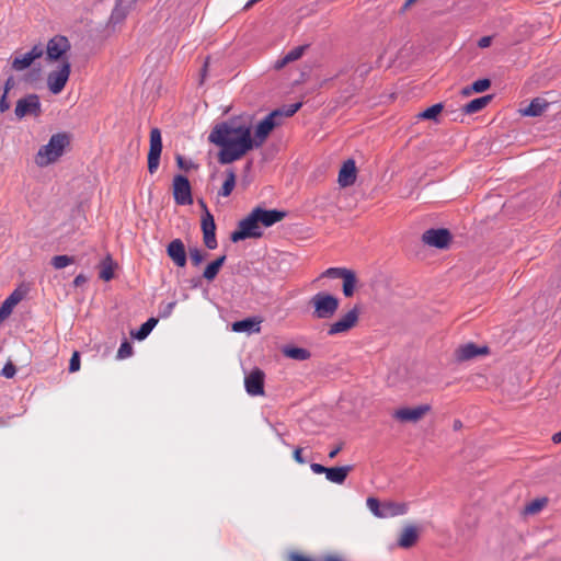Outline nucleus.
I'll list each match as a JSON object with an SVG mask.
<instances>
[{
  "label": "nucleus",
  "instance_id": "nucleus-28",
  "mask_svg": "<svg viewBox=\"0 0 561 561\" xmlns=\"http://www.w3.org/2000/svg\"><path fill=\"white\" fill-rule=\"evenodd\" d=\"M226 259L227 256L226 255H221L219 257H217L215 261H213L211 263H209L206 268L204 270V273H203V276L207 279V280H213L216 278V276L218 275L219 273V270L221 268V266L225 264L226 262Z\"/></svg>",
  "mask_w": 561,
  "mask_h": 561
},
{
  "label": "nucleus",
  "instance_id": "nucleus-16",
  "mask_svg": "<svg viewBox=\"0 0 561 561\" xmlns=\"http://www.w3.org/2000/svg\"><path fill=\"white\" fill-rule=\"evenodd\" d=\"M253 209L257 216L262 229L274 226L287 216L286 211L278 209H266L261 206H257Z\"/></svg>",
  "mask_w": 561,
  "mask_h": 561
},
{
  "label": "nucleus",
  "instance_id": "nucleus-12",
  "mask_svg": "<svg viewBox=\"0 0 561 561\" xmlns=\"http://www.w3.org/2000/svg\"><path fill=\"white\" fill-rule=\"evenodd\" d=\"M70 42L64 35L50 38L46 46L47 60L57 61L70 49Z\"/></svg>",
  "mask_w": 561,
  "mask_h": 561
},
{
  "label": "nucleus",
  "instance_id": "nucleus-20",
  "mask_svg": "<svg viewBox=\"0 0 561 561\" xmlns=\"http://www.w3.org/2000/svg\"><path fill=\"white\" fill-rule=\"evenodd\" d=\"M339 184L342 187L351 186L356 181V165L353 159L346 160L339 172Z\"/></svg>",
  "mask_w": 561,
  "mask_h": 561
},
{
  "label": "nucleus",
  "instance_id": "nucleus-29",
  "mask_svg": "<svg viewBox=\"0 0 561 561\" xmlns=\"http://www.w3.org/2000/svg\"><path fill=\"white\" fill-rule=\"evenodd\" d=\"M408 508L404 503L386 502L383 503V518L404 515Z\"/></svg>",
  "mask_w": 561,
  "mask_h": 561
},
{
  "label": "nucleus",
  "instance_id": "nucleus-54",
  "mask_svg": "<svg viewBox=\"0 0 561 561\" xmlns=\"http://www.w3.org/2000/svg\"><path fill=\"white\" fill-rule=\"evenodd\" d=\"M492 43V37L491 36H483L479 39L478 42V46L480 48H486L491 45Z\"/></svg>",
  "mask_w": 561,
  "mask_h": 561
},
{
  "label": "nucleus",
  "instance_id": "nucleus-58",
  "mask_svg": "<svg viewBox=\"0 0 561 561\" xmlns=\"http://www.w3.org/2000/svg\"><path fill=\"white\" fill-rule=\"evenodd\" d=\"M84 282H85V277H84V275H82V274L77 275V276L75 277V279H73V284H75V286H80V285H81V284H83Z\"/></svg>",
  "mask_w": 561,
  "mask_h": 561
},
{
  "label": "nucleus",
  "instance_id": "nucleus-34",
  "mask_svg": "<svg viewBox=\"0 0 561 561\" xmlns=\"http://www.w3.org/2000/svg\"><path fill=\"white\" fill-rule=\"evenodd\" d=\"M444 106L442 103H436L423 112L419 113L417 117L422 119H433L436 121L438 114L443 111Z\"/></svg>",
  "mask_w": 561,
  "mask_h": 561
},
{
  "label": "nucleus",
  "instance_id": "nucleus-33",
  "mask_svg": "<svg viewBox=\"0 0 561 561\" xmlns=\"http://www.w3.org/2000/svg\"><path fill=\"white\" fill-rule=\"evenodd\" d=\"M227 178L219 190L218 194L222 197H228L236 186V173L232 169L226 171Z\"/></svg>",
  "mask_w": 561,
  "mask_h": 561
},
{
  "label": "nucleus",
  "instance_id": "nucleus-40",
  "mask_svg": "<svg viewBox=\"0 0 561 561\" xmlns=\"http://www.w3.org/2000/svg\"><path fill=\"white\" fill-rule=\"evenodd\" d=\"M347 271L345 267H330L322 273V277L343 278Z\"/></svg>",
  "mask_w": 561,
  "mask_h": 561
},
{
  "label": "nucleus",
  "instance_id": "nucleus-51",
  "mask_svg": "<svg viewBox=\"0 0 561 561\" xmlns=\"http://www.w3.org/2000/svg\"><path fill=\"white\" fill-rule=\"evenodd\" d=\"M327 468H328V467H324L323 465H321V463H317V462H313V463H311V465H310V469H311V471H312L313 473H316V474H322V473H324V474H325V472H327Z\"/></svg>",
  "mask_w": 561,
  "mask_h": 561
},
{
  "label": "nucleus",
  "instance_id": "nucleus-64",
  "mask_svg": "<svg viewBox=\"0 0 561 561\" xmlns=\"http://www.w3.org/2000/svg\"><path fill=\"white\" fill-rule=\"evenodd\" d=\"M278 436H279V439H280L282 444H284V445H286V446H289V444H287V443L285 442V439L282 437V435H280V434H278Z\"/></svg>",
  "mask_w": 561,
  "mask_h": 561
},
{
  "label": "nucleus",
  "instance_id": "nucleus-8",
  "mask_svg": "<svg viewBox=\"0 0 561 561\" xmlns=\"http://www.w3.org/2000/svg\"><path fill=\"white\" fill-rule=\"evenodd\" d=\"M173 198L178 205H191L193 203L192 187L185 175L176 174L173 178Z\"/></svg>",
  "mask_w": 561,
  "mask_h": 561
},
{
  "label": "nucleus",
  "instance_id": "nucleus-61",
  "mask_svg": "<svg viewBox=\"0 0 561 561\" xmlns=\"http://www.w3.org/2000/svg\"><path fill=\"white\" fill-rule=\"evenodd\" d=\"M552 440H553V443H556V444L561 443V431H560V432H558V433H556V434H553V436H552Z\"/></svg>",
  "mask_w": 561,
  "mask_h": 561
},
{
  "label": "nucleus",
  "instance_id": "nucleus-27",
  "mask_svg": "<svg viewBox=\"0 0 561 561\" xmlns=\"http://www.w3.org/2000/svg\"><path fill=\"white\" fill-rule=\"evenodd\" d=\"M23 294L15 289L10 296L2 302L0 309L1 312L7 314L8 317L11 314L13 308L22 300Z\"/></svg>",
  "mask_w": 561,
  "mask_h": 561
},
{
  "label": "nucleus",
  "instance_id": "nucleus-57",
  "mask_svg": "<svg viewBox=\"0 0 561 561\" xmlns=\"http://www.w3.org/2000/svg\"><path fill=\"white\" fill-rule=\"evenodd\" d=\"M342 450V444L337 445L336 447H334L330 453H329V458L330 459H333L337 456V454Z\"/></svg>",
  "mask_w": 561,
  "mask_h": 561
},
{
  "label": "nucleus",
  "instance_id": "nucleus-37",
  "mask_svg": "<svg viewBox=\"0 0 561 561\" xmlns=\"http://www.w3.org/2000/svg\"><path fill=\"white\" fill-rule=\"evenodd\" d=\"M75 262L73 256L69 255H56L51 259V265L56 270H61Z\"/></svg>",
  "mask_w": 561,
  "mask_h": 561
},
{
  "label": "nucleus",
  "instance_id": "nucleus-42",
  "mask_svg": "<svg viewBox=\"0 0 561 561\" xmlns=\"http://www.w3.org/2000/svg\"><path fill=\"white\" fill-rule=\"evenodd\" d=\"M491 87V80L488 78L479 79L470 84V89L473 90L474 93H482L486 91Z\"/></svg>",
  "mask_w": 561,
  "mask_h": 561
},
{
  "label": "nucleus",
  "instance_id": "nucleus-1",
  "mask_svg": "<svg viewBox=\"0 0 561 561\" xmlns=\"http://www.w3.org/2000/svg\"><path fill=\"white\" fill-rule=\"evenodd\" d=\"M209 142L219 146L218 161L229 164L252 150L251 125L238 119L216 124L208 136Z\"/></svg>",
  "mask_w": 561,
  "mask_h": 561
},
{
  "label": "nucleus",
  "instance_id": "nucleus-55",
  "mask_svg": "<svg viewBox=\"0 0 561 561\" xmlns=\"http://www.w3.org/2000/svg\"><path fill=\"white\" fill-rule=\"evenodd\" d=\"M322 561H343V559L339 554H328L323 557Z\"/></svg>",
  "mask_w": 561,
  "mask_h": 561
},
{
  "label": "nucleus",
  "instance_id": "nucleus-46",
  "mask_svg": "<svg viewBox=\"0 0 561 561\" xmlns=\"http://www.w3.org/2000/svg\"><path fill=\"white\" fill-rule=\"evenodd\" d=\"M15 374H16V368L13 365V363H11V362H8L1 370V375L5 378H13L15 376Z\"/></svg>",
  "mask_w": 561,
  "mask_h": 561
},
{
  "label": "nucleus",
  "instance_id": "nucleus-13",
  "mask_svg": "<svg viewBox=\"0 0 561 561\" xmlns=\"http://www.w3.org/2000/svg\"><path fill=\"white\" fill-rule=\"evenodd\" d=\"M44 55V48L41 44L34 45L32 49L22 55H15L12 59L11 67L15 71H23L28 68L34 60Z\"/></svg>",
  "mask_w": 561,
  "mask_h": 561
},
{
  "label": "nucleus",
  "instance_id": "nucleus-4",
  "mask_svg": "<svg viewBox=\"0 0 561 561\" xmlns=\"http://www.w3.org/2000/svg\"><path fill=\"white\" fill-rule=\"evenodd\" d=\"M313 307V317L317 319H330L339 309V299L328 293L320 291L313 295L310 299Z\"/></svg>",
  "mask_w": 561,
  "mask_h": 561
},
{
  "label": "nucleus",
  "instance_id": "nucleus-31",
  "mask_svg": "<svg viewBox=\"0 0 561 561\" xmlns=\"http://www.w3.org/2000/svg\"><path fill=\"white\" fill-rule=\"evenodd\" d=\"M343 294L345 297H352L356 287V275L353 271L348 270L347 273L343 276Z\"/></svg>",
  "mask_w": 561,
  "mask_h": 561
},
{
  "label": "nucleus",
  "instance_id": "nucleus-26",
  "mask_svg": "<svg viewBox=\"0 0 561 561\" xmlns=\"http://www.w3.org/2000/svg\"><path fill=\"white\" fill-rule=\"evenodd\" d=\"M492 100L493 95L491 94L473 99L463 105L462 112L468 115L478 113L483 110Z\"/></svg>",
  "mask_w": 561,
  "mask_h": 561
},
{
  "label": "nucleus",
  "instance_id": "nucleus-17",
  "mask_svg": "<svg viewBox=\"0 0 561 561\" xmlns=\"http://www.w3.org/2000/svg\"><path fill=\"white\" fill-rule=\"evenodd\" d=\"M202 230L205 247L209 250L216 249L218 245L215 233L216 224L209 210H206L205 215L202 218Z\"/></svg>",
  "mask_w": 561,
  "mask_h": 561
},
{
  "label": "nucleus",
  "instance_id": "nucleus-60",
  "mask_svg": "<svg viewBox=\"0 0 561 561\" xmlns=\"http://www.w3.org/2000/svg\"><path fill=\"white\" fill-rule=\"evenodd\" d=\"M288 62H285V56L280 59H278L276 62H275V69H282L283 67H285Z\"/></svg>",
  "mask_w": 561,
  "mask_h": 561
},
{
  "label": "nucleus",
  "instance_id": "nucleus-62",
  "mask_svg": "<svg viewBox=\"0 0 561 561\" xmlns=\"http://www.w3.org/2000/svg\"><path fill=\"white\" fill-rule=\"evenodd\" d=\"M416 1L417 0H405V2L402 5V10H407L409 7H411Z\"/></svg>",
  "mask_w": 561,
  "mask_h": 561
},
{
  "label": "nucleus",
  "instance_id": "nucleus-18",
  "mask_svg": "<svg viewBox=\"0 0 561 561\" xmlns=\"http://www.w3.org/2000/svg\"><path fill=\"white\" fill-rule=\"evenodd\" d=\"M489 353L490 350L486 345L478 346L474 343L470 342L460 345L455 352V357L458 362H465L480 355H488Z\"/></svg>",
  "mask_w": 561,
  "mask_h": 561
},
{
  "label": "nucleus",
  "instance_id": "nucleus-35",
  "mask_svg": "<svg viewBox=\"0 0 561 561\" xmlns=\"http://www.w3.org/2000/svg\"><path fill=\"white\" fill-rule=\"evenodd\" d=\"M100 277L106 282L114 277L113 261L110 255H107L106 259L102 262Z\"/></svg>",
  "mask_w": 561,
  "mask_h": 561
},
{
  "label": "nucleus",
  "instance_id": "nucleus-53",
  "mask_svg": "<svg viewBox=\"0 0 561 561\" xmlns=\"http://www.w3.org/2000/svg\"><path fill=\"white\" fill-rule=\"evenodd\" d=\"M10 108V103L7 100V93H2L0 99V112L4 113Z\"/></svg>",
  "mask_w": 561,
  "mask_h": 561
},
{
  "label": "nucleus",
  "instance_id": "nucleus-10",
  "mask_svg": "<svg viewBox=\"0 0 561 561\" xmlns=\"http://www.w3.org/2000/svg\"><path fill=\"white\" fill-rule=\"evenodd\" d=\"M161 151V131L159 128L154 127L150 130V147L148 152V171L150 174H153L159 168Z\"/></svg>",
  "mask_w": 561,
  "mask_h": 561
},
{
  "label": "nucleus",
  "instance_id": "nucleus-44",
  "mask_svg": "<svg viewBox=\"0 0 561 561\" xmlns=\"http://www.w3.org/2000/svg\"><path fill=\"white\" fill-rule=\"evenodd\" d=\"M190 256H191L192 263L195 266L199 265L205 259L204 253L197 248L190 249Z\"/></svg>",
  "mask_w": 561,
  "mask_h": 561
},
{
  "label": "nucleus",
  "instance_id": "nucleus-25",
  "mask_svg": "<svg viewBox=\"0 0 561 561\" xmlns=\"http://www.w3.org/2000/svg\"><path fill=\"white\" fill-rule=\"evenodd\" d=\"M548 105L549 104L545 99L535 98L525 108L520 110V112L525 116L536 117L541 115Z\"/></svg>",
  "mask_w": 561,
  "mask_h": 561
},
{
  "label": "nucleus",
  "instance_id": "nucleus-63",
  "mask_svg": "<svg viewBox=\"0 0 561 561\" xmlns=\"http://www.w3.org/2000/svg\"><path fill=\"white\" fill-rule=\"evenodd\" d=\"M461 426H462V423L459 420H456L454 422V428L455 430H459V428H461Z\"/></svg>",
  "mask_w": 561,
  "mask_h": 561
},
{
  "label": "nucleus",
  "instance_id": "nucleus-32",
  "mask_svg": "<svg viewBox=\"0 0 561 561\" xmlns=\"http://www.w3.org/2000/svg\"><path fill=\"white\" fill-rule=\"evenodd\" d=\"M157 323H158V319L149 318L145 323H142L140 325V328L135 333H133V336L138 341L145 340L150 334V332L154 329Z\"/></svg>",
  "mask_w": 561,
  "mask_h": 561
},
{
  "label": "nucleus",
  "instance_id": "nucleus-21",
  "mask_svg": "<svg viewBox=\"0 0 561 561\" xmlns=\"http://www.w3.org/2000/svg\"><path fill=\"white\" fill-rule=\"evenodd\" d=\"M353 470V466H342V467H332L327 468L325 478L336 484H342L346 480L348 473Z\"/></svg>",
  "mask_w": 561,
  "mask_h": 561
},
{
  "label": "nucleus",
  "instance_id": "nucleus-14",
  "mask_svg": "<svg viewBox=\"0 0 561 561\" xmlns=\"http://www.w3.org/2000/svg\"><path fill=\"white\" fill-rule=\"evenodd\" d=\"M264 379L265 374L260 368H254L244 378V387L248 394L252 397L264 394Z\"/></svg>",
  "mask_w": 561,
  "mask_h": 561
},
{
  "label": "nucleus",
  "instance_id": "nucleus-48",
  "mask_svg": "<svg viewBox=\"0 0 561 561\" xmlns=\"http://www.w3.org/2000/svg\"><path fill=\"white\" fill-rule=\"evenodd\" d=\"M175 305H176L175 301H171V302H168L162 308H160L159 317L160 318H168V317H170L171 313L173 312V309H174Z\"/></svg>",
  "mask_w": 561,
  "mask_h": 561
},
{
  "label": "nucleus",
  "instance_id": "nucleus-24",
  "mask_svg": "<svg viewBox=\"0 0 561 561\" xmlns=\"http://www.w3.org/2000/svg\"><path fill=\"white\" fill-rule=\"evenodd\" d=\"M261 321L255 318H247L240 321H236L232 324V330L234 332H249V333H259L261 330L260 327Z\"/></svg>",
  "mask_w": 561,
  "mask_h": 561
},
{
  "label": "nucleus",
  "instance_id": "nucleus-9",
  "mask_svg": "<svg viewBox=\"0 0 561 561\" xmlns=\"http://www.w3.org/2000/svg\"><path fill=\"white\" fill-rule=\"evenodd\" d=\"M359 309L355 306L345 314L340 317L335 322L331 323L328 329V335L333 336L336 334L345 333L353 329L358 322Z\"/></svg>",
  "mask_w": 561,
  "mask_h": 561
},
{
  "label": "nucleus",
  "instance_id": "nucleus-30",
  "mask_svg": "<svg viewBox=\"0 0 561 561\" xmlns=\"http://www.w3.org/2000/svg\"><path fill=\"white\" fill-rule=\"evenodd\" d=\"M128 13V8L123 5V0H116L115 7L112 10L110 22L112 24H118L123 22Z\"/></svg>",
  "mask_w": 561,
  "mask_h": 561
},
{
  "label": "nucleus",
  "instance_id": "nucleus-3",
  "mask_svg": "<svg viewBox=\"0 0 561 561\" xmlns=\"http://www.w3.org/2000/svg\"><path fill=\"white\" fill-rule=\"evenodd\" d=\"M264 231L259 222L257 216L254 209L238 222V228L231 232L230 240L232 242H239L245 239H259L262 238Z\"/></svg>",
  "mask_w": 561,
  "mask_h": 561
},
{
  "label": "nucleus",
  "instance_id": "nucleus-50",
  "mask_svg": "<svg viewBox=\"0 0 561 561\" xmlns=\"http://www.w3.org/2000/svg\"><path fill=\"white\" fill-rule=\"evenodd\" d=\"M371 70V66L368 65V64H362L359 65L357 68H356V73L360 77V78H364L365 76H367Z\"/></svg>",
  "mask_w": 561,
  "mask_h": 561
},
{
  "label": "nucleus",
  "instance_id": "nucleus-22",
  "mask_svg": "<svg viewBox=\"0 0 561 561\" xmlns=\"http://www.w3.org/2000/svg\"><path fill=\"white\" fill-rule=\"evenodd\" d=\"M419 539L417 528L413 525H409L403 528L399 539L398 546L404 549L413 547Z\"/></svg>",
  "mask_w": 561,
  "mask_h": 561
},
{
  "label": "nucleus",
  "instance_id": "nucleus-43",
  "mask_svg": "<svg viewBox=\"0 0 561 561\" xmlns=\"http://www.w3.org/2000/svg\"><path fill=\"white\" fill-rule=\"evenodd\" d=\"M301 106H302L301 102L284 105L282 108H278L279 111H282V114L279 115V117L280 116L290 117L295 113H297Z\"/></svg>",
  "mask_w": 561,
  "mask_h": 561
},
{
  "label": "nucleus",
  "instance_id": "nucleus-36",
  "mask_svg": "<svg viewBox=\"0 0 561 561\" xmlns=\"http://www.w3.org/2000/svg\"><path fill=\"white\" fill-rule=\"evenodd\" d=\"M546 504H547V499L546 497L536 499V500L529 502L525 506L524 512L526 514H529V515L537 514L538 512H540L545 507Z\"/></svg>",
  "mask_w": 561,
  "mask_h": 561
},
{
  "label": "nucleus",
  "instance_id": "nucleus-47",
  "mask_svg": "<svg viewBox=\"0 0 561 561\" xmlns=\"http://www.w3.org/2000/svg\"><path fill=\"white\" fill-rule=\"evenodd\" d=\"M80 369V356L78 352H75L69 362V371L76 373Z\"/></svg>",
  "mask_w": 561,
  "mask_h": 561
},
{
  "label": "nucleus",
  "instance_id": "nucleus-23",
  "mask_svg": "<svg viewBox=\"0 0 561 561\" xmlns=\"http://www.w3.org/2000/svg\"><path fill=\"white\" fill-rule=\"evenodd\" d=\"M282 354L290 359L304 362L311 357V352L304 347H297L291 344L284 345L280 348Z\"/></svg>",
  "mask_w": 561,
  "mask_h": 561
},
{
  "label": "nucleus",
  "instance_id": "nucleus-49",
  "mask_svg": "<svg viewBox=\"0 0 561 561\" xmlns=\"http://www.w3.org/2000/svg\"><path fill=\"white\" fill-rule=\"evenodd\" d=\"M288 561H313L311 558L300 554L298 552H290L288 554Z\"/></svg>",
  "mask_w": 561,
  "mask_h": 561
},
{
  "label": "nucleus",
  "instance_id": "nucleus-7",
  "mask_svg": "<svg viewBox=\"0 0 561 561\" xmlns=\"http://www.w3.org/2000/svg\"><path fill=\"white\" fill-rule=\"evenodd\" d=\"M71 72L69 61H62L58 70L50 71L47 76V85L53 94H59L68 82Z\"/></svg>",
  "mask_w": 561,
  "mask_h": 561
},
{
  "label": "nucleus",
  "instance_id": "nucleus-39",
  "mask_svg": "<svg viewBox=\"0 0 561 561\" xmlns=\"http://www.w3.org/2000/svg\"><path fill=\"white\" fill-rule=\"evenodd\" d=\"M306 48H307L306 45H301V46H297V47L293 48L291 50H289L285 55V62H293L295 60H298L304 55V51Z\"/></svg>",
  "mask_w": 561,
  "mask_h": 561
},
{
  "label": "nucleus",
  "instance_id": "nucleus-6",
  "mask_svg": "<svg viewBox=\"0 0 561 561\" xmlns=\"http://www.w3.org/2000/svg\"><path fill=\"white\" fill-rule=\"evenodd\" d=\"M14 114L19 119L25 116L38 117L42 114L39 96L35 93H31L19 99L14 108Z\"/></svg>",
  "mask_w": 561,
  "mask_h": 561
},
{
  "label": "nucleus",
  "instance_id": "nucleus-11",
  "mask_svg": "<svg viewBox=\"0 0 561 561\" xmlns=\"http://www.w3.org/2000/svg\"><path fill=\"white\" fill-rule=\"evenodd\" d=\"M422 241L436 249H447L451 242V233L446 228H431L424 231Z\"/></svg>",
  "mask_w": 561,
  "mask_h": 561
},
{
  "label": "nucleus",
  "instance_id": "nucleus-5",
  "mask_svg": "<svg viewBox=\"0 0 561 561\" xmlns=\"http://www.w3.org/2000/svg\"><path fill=\"white\" fill-rule=\"evenodd\" d=\"M280 114L282 111L274 110L257 124L254 131V137H252V149L261 147L268 137L270 133L280 124L279 121H277Z\"/></svg>",
  "mask_w": 561,
  "mask_h": 561
},
{
  "label": "nucleus",
  "instance_id": "nucleus-19",
  "mask_svg": "<svg viewBox=\"0 0 561 561\" xmlns=\"http://www.w3.org/2000/svg\"><path fill=\"white\" fill-rule=\"evenodd\" d=\"M167 253L170 256V259L174 262L175 265L179 267H184L186 264V252L185 247L182 240L174 239L172 240L168 248Z\"/></svg>",
  "mask_w": 561,
  "mask_h": 561
},
{
  "label": "nucleus",
  "instance_id": "nucleus-52",
  "mask_svg": "<svg viewBox=\"0 0 561 561\" xmlns=\"http://www.w3.org/2000/svg\"><path fill=\"white\" fill-rule=\"evenodd\" d=\"M294 459L300 463V465H304L306 463V459L302 457V449L297 447L295 448L294 450Z\"/></svg>",
  "mask_w": 561,
  "mask_h": 561
},
{
  "label": "nucleus",
  "instance_id": "nucleus-59",
  "mask_svg": "<svg viewBox=\"0 0 561 561\" xmlns=\"http://www.w3.org/2000/svg\"><path fill=\"white\" fill-rule=\"evenodd\" d=\"M460 93H461L462 96H469V95H471L474 92H473L472 89H470V85H467V87L461 89Z\"/></svg>",
  "mask_w": 561,
  "mask_h": 561
},
{
  "label": "nucleus",
  "instance_id": "nucleus-15",
  "mask_svg": "<svg viewBox=\"0 0 561 561\" xmlns=\"http://www.w3.org/2000/svg\"><path fill=\"white\" fill-rule=\"evenodd\" d=\"M431 410V405L421 404L414 408H401L394 411L393 417L400 422H417L420 421L428 411Z\"/></svg>",
  "mask_w": 561,
  "mask_h": 561
},
{
  "label": "nucleus",
  "instance_id": "nucleus-56",
  "mask_svg": "<svg viewBox=\"0 0 561 561\" xmlns=\"http://www.w3.org/2000/svg\"><path fill=\"white\" fill-rule=\"evenodd\" d=\"M13 84H14V81H13V78L10 77L7 79L5 83H4V91L3 93H7L13 88Z\"/></svg>",
  "mask_w": 561,
  "mask_h": 561
},
{
  "label": "nucleus",
  "instance_id": "nucleus-2",
  "mask_svg": "<svg viewBox=\"0 0 561 561\" xmlns=\"http://www.w3.org/2000/svg\"><path fill=\"white\" fill-rule=\"evenodd\" d=\"M69 145V136L66 133L54 134L48 144L42 146L36 156L35 163L41 167H47L56 162L65 152Z\"/></svg>",
  "mask_w": 561,
  "mask_h": 561
},
{
  "label": "nucleus",
  "instance_id": "nucleus-45",
  "mask_svg": "<svg viewBox=\"0 0 561 561\" xmlns=\"http://www.w3.org/2000/svg\"><path fill=\"white\" fill-rule=\"evenodd\" d=\"M175 160L178 167L184 171H188L192 168H195V164L192 161H186L181 154H176Z\"/></svg>",
  "mask_w": 561,
  "mask_h": 561
},
{
  "label": "nucleus",
  "instance_id": "nucleus-41",
  "mask_svg": "<svg viewBox=\"0 0 561 561\" xmlns=\"http://www.w3.org/2000/svg\"><path fill=\"white\" fill-rule=\"evenodd\" d=\"M133 354V345L130 342H128L127 340H125L118 351H117V354H116V357L118 359H125V358H128L129 356H131Z\"/></svg>",
  "mask_w": 561,
  "mask_h": 561
},
{
  "label": "nucleus",
  "instance_id": "nucleus-38",
  "mask_svg": "<svg viewBox=\"0 0 561 561\" xmlns=\"http://www.w3.org/2000/svg\"><path fill=\"white\" fill-rule=\"evenodd\" d=\"M366 503L375 516L383 518V504H380L376 497H368Z\"/></svg>",
  "mask_w": 561,
  "mask_h": 561
}]
</instances>
